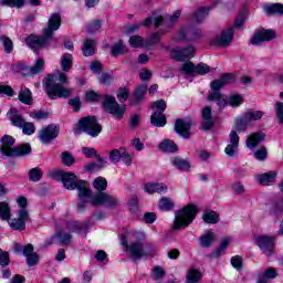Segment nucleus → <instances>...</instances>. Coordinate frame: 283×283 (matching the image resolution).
<instances>
[{"instance_id":"774afa93","label":"nucleus","mask_w":283,"mask_h":283,"mask_svg":"<svg viewBox=\"0 0 283 283\" xmlns=\"http://www.w3.org/2000/svg\"><path fill=\"white\" fill-rule=\"evenodd\" d=\"M224 151L229 156V158H235V156L238 155V146L229 144L226 147Z\"/></svg>"},{"instance_id":"4c0bfd02","label":"nucleus","mask_w":283,"mask_h":283,"mask_svg":"<svg viewBox=\"0 0 283 283\" xmlns=\"http://www.w3.org/2000/svg\"><path fill=\"white\" fill-rule=\"evenodd\" d=\"M263 10L269 17L273 14H283V4L282 3L265 4L263 7Z\"/></svg>"},{"instance_id":"dca6fc26","label":"nucleus","mask_w":283,"mask_h":283,"mask_svg":"<svg viewBox=\"0 0 283 283\" xmlns=\"http://www.w3.org/2000/svg\"><path fill=\"white\" fill-rule=\"evenodd\" d=\"M193 122L191 119L179 118L175 122V132L182 138L189 139L191 136V127Z\"/></svg>"},{"instance_id":"6e6552de","label":"nucleus","mask_w":283,"mask_h":283,"mask_svg":"<svg viewBox=\"0 0 283 283\" xmlns=\"http://www.w3.org/2000/svg\"><path fill=\"white\" fill-rule=\"evenodd\" d=\"M153 109H156L150 116V123L154 127H165L167 125V116L165 111L167 109V102L159 99L153 103Z\"/></svg>"},{"instance_id":"79ce46f5","label":"nucleus","mask_w":283,"mask_h":283,"mask_svg":"<svg viewBox=\"0 0 283 283\" xmlns=\"http://www.w3.org/2000/svg\"><path fill=\"white\" fill-rule=\"evenodd\" d=\"M12 216V209L10 205L6 201L0 202V218L1 220H10Z\"/></svg>"},{"instance_id":"7ed1b4c3","label":"nucleus","mask_w":283,"mask_h":283,"mask_svg":"<svg viewBox=\"0 0 283 283\" xmlns=\"http://www.w3.org/2000/svg\"><path fill=\"white\" fill-rule=\"evenodd\" d=\"M59 28H61V14L53 13L49 18L48 28L43 30L44 36L30 35L25 39L27 45H29L31 50H34V52L45 48V45H48V40L54 36V32H56Z\"/></svg>"},{"instance_id":"c9c22d12","label":"nucleus","mask_w":283,"mask_h":283,"mask_svg":"<svg viewBox=\"0 0 283 283\" xmlns=\"http://www.w3.org/2000/svg\"><path fill=\"white\" fill-rule=\"evenodd\" d=\"M96 50V41L92 39H87L84 41L82 52L85 56H94V52Z\"/></svg>"},{"instance_id":"c756f323","label":"nucleus","mask_w":283,"mask_h":283,"mask_svg":"<svg viewBox=\"0 0 283 283\" xmlns=\"http://www.w3.org/2000/svg\"><path fill=\"white\" fill-rule=\"evenodd\" d=\"M208 101L217 102V105L220 107V109H224V107L229 105V99H227V96L222 95L221 93H209Z\"/></svg>"},{"instance_id":"f8f14e48","label":"nucleus","mask_w":283,"mask_h":283,"mask_svg":"<svg viewBox=\"0 0 283 283\" xmlns=\"http://www.w3.org/2000/svg\"><path fill=\"white\" fill-rule=\"evenodd\" d=\"M30 220V212L28 209H20L18 211V218L9 219V227L13 229V231H25V222Z\"/></svg>"},{"instance_id":"f704fd0d","label":"nucleus","mask_w":283,"mask_h":283,"mask_svg":"<svg viewBox=\"0 0 283 283\" xmlns=\"http://www.w3.org/2000/svg\"><path fill=\"white\" fill-rule=\"evenodd\" d=\"M73 62H74V57L72 56V54L64 53L60 61L62 72H70L72 70Z\"/></svg>"},{"instance_id":"2f4dec72","label":"nucleus","mask_w":283,"mask_h":283,"mask_svg":"<svg viewBox=\"0 0 283 283\" xmlns=\"http://www.w3.org/2000/svg\"><path fill=\"white\" fill-rule=\"evenodd\" d=\"M167 186L165 184H146V193H167Z\"/></svg>"},{"instance_id":"58836bf2","label":"nucleus","mask_w":283,"mask_h":283,"mask_svg":"<svg viewBox=\"0 0 283 283\" xmlns=\"http://www.w3.org/2000/svg\"><path fill=\"white\" fill-rule=\"evenodd\" d=\"M202 220L207 224H218V222H220V218L218 217V213H216V211L203 212Z\"/></svg>"},{"instance_id":"423d86ee","label":"nucleus","mask_w":283,"mask_h":283,"mask_svg":"<svg viewBox=\"0 0 283 283\" xmlns=\"http://www.w3.org/2000/svg\"><path fill=\"white\" fill-rule=\"evenodd\" d=\"M75 134H87L92 138H96L98 134L103 132V126L98 124V120L94 116L83 117L78 120Z\"/></svg>"},{"instance_id":"5701e85b","label":"nucleus","mask_w":283,"mask_h":283,"mask_svg":"<svg viewBox=\"0 0 283 283\" xmlns=\"http://www.w3.org/2000/svg\"><path fill=\"white\" fill-rule=\"evenodd\" d=\"M66 229L72 233H83L84 235H87V231L90 230V221L83 223L71 221L67 223Z\"/></svg>"},{"instance_id":"4d7b16f0","label":"nucleus","mask_w":283,"mask_h":283,"mask_svg":"<svg viewBox=\"0 0 283 283\" xmlns=\"http://www.w3.org/2000/svg\"><path fill=\"white\" fill-rule=\"evenodd\" d=\"M210 87L212 90V92H210V94H220V90H222V87H224L223 82L219 78V80H214L210 83Z\"/></svg>"},{"instance_id":"b1692460","label":"nucleus","mask_w":283,"mask_h":283,"mask_svg":"<svg viewBox=\"0 0 283 283\" xmlns=\"http://www.w3.org/2000/svg\"><path fill=\"white\" fill-rule=\"evenodd\" d=\"M8 118L9 120H11V125H13V127H19V129H21V127L25 125V119L23 118V116H21V114H19V111H17V108H11L8 112Z\"/></svg>"},{"instance_id":"6ab92c4d","label":"nucleus","mask_w":283,"mask_h":283,"mask_svg":"<svg viewBox=\"0 0 283 283\" xmlns=\"http://www.w3.org/2000/svg\"><path fill=\"white\" fill-rule=\"evenodd\" d=\"M275 38V31L273 30H260L256 31L250 40L251 45H262L264 41H273Z\"/></svg>"},{"instance_id":"7c9ffc66","label":"nucleus","mask_w":283,"mask_h":283,"mask_svg":"<svg viewBox=\"0 0 283 283\" xmlns=\"http://www.w3.org/2000/svg\"><path fill=\"white\" fill-rule=\"evenodd\" d=\"M18 98L20 103H23L24 105H32L33 98H32V91L30 88L23 86L21 87Z\"/></svg>"},{"instance_id":"ddd939ff","label":"nucleus","mask_w":283,"mask_h":283,"mask_svg":"<svg viewBox=\"0 0 283 283\" xmlns=\"http://www.w3.org/2000/svg\"><path fill=\"white\" fill-rule=\"evenodd\" d=\"M59 126L54 124L48 125L39 132V139L43 145H50L52 140H55L59 137Z\"/></svg>"},{"instance_id":"49530a36","label":"nucleus","mask_w":283,"mask_h":283,"mask_svg":"<svg viewBox=\"0 0 283 283\" xmlns=\"http://www.w3.org/2000/svg\"><path fill=\"white\" fill-rule=\"evenodd\" d=\"M93 187L94 189L99 191V193H103L102 191H105V189H107V179H105L104 177H97L93 181Z\"/></svg>"},{"instance_id":"37998d69","label":"nucleus","mask_w":283,"mask_h":283,"mask_svg":"<svg viewBox=\"0 0 283 283\" xmlns=\"http://www.w3.org/2000/svg\"><path fill=\"white\" fill-rule=\"evenodd\" d=\"M158 207L160 211H171L175 207L174 200L171 198L163 197L159 200Z\"/></svg>"},{"instance_id":"4be33fe9","label":"nucleus","mask_w":283,"mask_h":283,"mask_svg":"<svg viewBox=\"0 0 283 283\" xmlns=\"http://www.w3.org/2000/svg\"><path fill=\"white\" fill-rule=\"evenodd\" d=\"M201 116L202 120L200 124V128L203 132H209V129H211L213 125H216V123L213 122V114L211 113V106L203 107Z\"/></svg>"},{"instance_id":"9d476101","label":"nucleus","mask_w":283,"mask_h":283,"mask_svg":"<svg viewBox=\"0 0 283 283\" xmlns=\"http://www.w3.org/2000/svg\"><path fill=\"white\" fill-rule=\"evenodd\" d=\"M63 186L65 189H69L70 191H74V189H77L78 192L83 191V189H86L90 187V184L85 180H78V178L73 172H64L62 177Z\"/></svg>"},{"instance_id":"473e14b6","label":"nucleus","mask_w":283,"mask_h":283,"mask_svg":"<svg viewBox=\"0 0 283 283\" xmlns=\"http://www.w3.org/2000/svg\"><path fill=\"white\" fill-rule=\"evenodd\" d=\"M159 150L165 154H176L178 151V145L170 139H165L159 144Z\"/></svg>"},{"instance_id":"aec40b11","label":"nucleus","mask_w":283,"mask_h":283,"mask_svg":"<svg viewBox=\"0 0 283 283\" xmlns=\"http://www.w3.org/2000/svg\"><path fill=\"white\" fill-rule=\"evenodd\" d=\"M92 190L90 189V186L86 187V189L80 190L78 192V203H77V210L83 213L90 207L92 206Z\"/></svg>"},{"instance_id":"412c9836","label":"nucleus","mask_w":283,"mask_h":283,"mask_svg":"<svg viewBox=\"0 0 283 283\" xmlns=\"http://www.w3.org/2000/svg\"><path fill=\"white\" fill-rule=\"evenodd\" d=\"M256 244L261 251H263L264 255H273V247H275V242L273 241V237L262 235L256 238Z\"/></svg>"},{"instance_id":"e2e57ef3","label":"nucleus","mask_w":283,"mask_h":283,"mask_svg":"<svg viewBox=\"0 0 283 283\" xmlns=\"http://www.w3.org/2000/svg\"><path fill=\"white\" fill-rule=\"evenodd\" d=\"M0 94L12 97L14 96V90L10 85L0 84Z\"/></svg>"},{"instance_id":"4468645a","label":"nucleus","mask_w":283,"mask_h":283,"mask_svg":"<svg viewBox=\"0 0 283 283\" xmlns=\"http://www.w3.org/2000/svg\"><path fill=\"white\" fill-rule=\"evenodd\" d=\"M50 244H60L61 247H70L72 244V234L60 230L50 239L44 241V247H50Z\"/></svg>"},{"instance_id":"f03ea898","label":"nucleus","mask_w":283,"mask_h":283,"mask_svg":"<svg viewBox=\"0 0 283 283\" xmlns=\"http://www.w3.org/2000/svg\"><path fill=\"white\" fill-rule=\"evenodd\" d=\"M70 80L63 72L57 74H49L44 81L45 92L51 101L56 98H70L74 94V87H67Z\"/></svg>"},{"instance_id":"680f3d73","label":"nucleus","mask_w":283,"mask_h":283,"mask_svg":"<svg viewBox=\"0 0 283 283\" xmlns=\"http://www.w3.org/2000/svg\"><path fill=\"white\" fill-rule=\"evenodd\" d=\"M275 113H276V118L280 125H283V103L282 102H277L275 104Z\"/></svg>"},{"instance_id":"a19ab883","label":"nucleus","mask_w":283,"mask_h":283,"mask_svg":"<svg viewBox=\"0 0 283 283\" xmlns=\"http://www.w3.org/2000/svg\"><path fill=\"white\" fill-rule=\"evenodd\" d=\"M127 53V46L123 43V41H118L113 46H111V54L112 56H118L120 54Z\"/></svg>"},{"instance_id":"ea45409f","label":"nucleus","mask_w":283,"mask_h":283,"mask_svg":"<svg viewBox=\"0 0 283 283\" xmlns=\"http://www.w3.org/2000/svg\"><path fill=\"white\" fill-rule=\"evenodd\" d=\"M187 283H198L202 280V273L197 269H191L188 271L186 276Z\"/></svg>"},{"instance_id":"864d4df0","label":"nucleus","mask_w":283,"mask_h":283,"mask_svg":"<svg viewBox=\"0 0 283 283\" xmlns=\"http://www.w3.org/2000/svg\"><path fill=\"white\" fill-rule=\"evenodd\" d=\"M211 72V66L205 63H199L195 66V74H199L200 76H205V74H209Z\"/></svg>"},{"instance_id":"9b49d317","label":"nucleus","mask_w":283,"mask_h":283,"mask_svg":"<svg viewBox=\"0 0 283 283\" xmlns=\"http://www.w3.org/2000/svg\"><path fill=\"white\" fill-rule=\"evenodd\" d=\"M92 207H118V199L105 192H98L91 199Z\"/></svg>"},{"instance_id":"72a5a7b5","label":"nucleus","mask_w":283,"mask_h":283,"mask_svg":"<svg viewBox=\"0 0 283 283\" xmlns=\"http://www.w3.org/2000/svg\"><path fill=\"white\" fill-rule=\"evenodd\" d=\"M105 167V159L103 157L97 156V164L91 163L84 166L85 171H88V174H94V171H101V169H104Z\"/></svg>"},{"instance_id":"2eb2a0df","label":"nucleus","mask_w":283,"mask_h":283,"mask_svg":"<svg viewBox=\"0 0 283 283\" xmlns=\"http://www.w3.org/2000/svg\"><path fill=\"white\" fill-rule=\"evenodd\" d=\"M233 42V27H230L212 39V44L219 48H229Z\"/></svg>"},{"instance_id":"e433bc0d","label":"nucleus","mask_w":283,"mask_h":283,"mask_svg":"<svg viewBox=\"0 0 283 283\" xmlns=\"http://www.w3.org/2000/svg\"><path fill=\"white\" fill-rule=\"evenodd\" d=\"M229 244H231V238L226 237L221 239L219 247L214 252H212V258H217V259L220 258V255H222V253L227 251V249L229 248Z\"/></svg>"},{"instance_id":"13d9d810","label":"nucleus","mask_w":283,"mask_h":283,"mask_svg":"<svg viewBox=\"0 0 283 283\" xmlns=\"http://www.w3.org/2000/svg\"><path fill=\"white\" fill-rule=\"evenodd\" d=\"M25 1L23 0H2V6H8L9 8H23Z\"/></svg>"},{"instance_id":"39448f33","label":"nucleus","mask_w":283,"mask_h":283,"mask_svg":"<svg viewBox=\"0 0 283 283\" xmlns=\"http://www.w3.org/2000/svg\"><path fill=\"white\" fill-rule=\"evenodd\" d=\"M196 216H198V208L193 205H188L181 210H178L174 219L171 231H182V229H187V227L196 220Z\"/></svg>"},{"instance_id":"c85d7f7f","label":"nucleus","mask_w":283,"mask_h":283,"mask_svg":"<svg viewBox=\"0 0 283 283\" xmlns=\"http://www.w3.org/2000/svg\"><path fill=\"white\" fill-rule=\"evenodd\" d=\"M214 242H216V233L211 231H208L201 237H199V245L202 249H209V247H211V244H213Z\"/></svg>"},{"instance_id":"09e8293b","label":"nucleus","mask_w":283,"mask_h":283,"mask_svg":"<svg viewBox=\"0 0 283 283\" xmlns=\"http://www.w3.org/2000/svg\"><path fill=\"white\" fill-rule=\"evenodd\" d=\"M29 178L32 182H39V180H41V178H43V171L41 170V168H32L29 171Z\"/></svg>"},{"instance_id":"052dcab7","label":"nucleus","mask_w":283,"mask_h":283,"mask_svg":"<svg viewBox=\"0 0 283 283\" xmlns=\"http://www.w3.org/2000/svg\"><path fill=\"white\" fill-rule=\"evenodd\" d=\"M147 94V85H142L135 90L136 101H143Z\"/></svg>"},{"instance_id":"de8ad7c7","label":"nucleus","mask_w":283,"mask_h":283,"mask_svg":"<svg viewBox=\"0 0 283 283\" xmlns=\"http://www.w3.org/2000/svg\"><path fill=\"white\" fill-rule=\"evenodd\" d=\"M45 66V61L43 59H38L33 66L29 69V74H40V72H43V67Z\"/></svg>"},{"instance_id":"69168bd1","label":"nucleus","mask_w":283,"mask_h":283,"mask_svg":"<svg viewBox=\"0 0 283 283\" xmlns=\"http://www.w3.org/2000/svg\"><path fill=\"white\" fill-rule=\"evenodd\" d=\"M10 264V254L0 249V266H8Z\"/></svg>"},{"instance_id":"0eeeda50","label":"nucleus","mask_w":283,"mask_h":283,"mask_svg":"<svg viewBox=\"0 0 283 283\" xmlns=\"http://www.w3.org/2000/svg\"><path fill=\"white\" fill-rule=\"evenodd\" d=\"M262 116H264V112L250 109L235 118L233 127L235 132H247L253 123L262 120Z\"/></svg>"},{"instance_id":"5fc2aeb1","label":"nucleus","mask_w":283,"mask_h":283,"mask_svg":"<svg viewBox=\"0 0 283 283\" xmlns=\"http://www.w3.org/2000/svg\"><path fill=\"white\" fill-rule=\"evenodd\" d=\"M30 118H34V120H45L50 116V114L45 111H33L29 114Z\"/></svg>"},{"instance_id":"393cba45","label":"nucleus","mask_w":283,"mask_h":283,"mask_svg":"<svg viewBox=\"0 0 283 283\" xmlns=\"http://www.w3.org/2000/svg\"><path fill=\"white\" fill-rule=\"evenodd\" d=\"M170 163L175 169H179V171H189L191 169V163L189 159H185L182 157H172Z\"/></svg>"},{"instance_id":"8fccbe9b","label":"nucleus","mask_w":283,"mask_h":283,"mask_svg":"<svg viewBox=\"0 0 283 283\" xmlns=\"http://www.w3.org/2000/svg\"><path fill=\"white\" fill-rule=\"evenodd\" d=\"M244 103V97L242 95H231L228 99V105L230 107H240Z\"/></svg>"},{"instance_id":"c03bdc74","label":"nucleus","mask_w":283,"mask_h":283,"mask_svg":"<svg viewBox=\"0 0 283 283\" xmlns=\"http://www.w3.org/2000/svg\"><path fill=\"white\" fill-rule=\"evenodd\" d=\"M124 154H125V148L123 147L119 149H113L111 150L108 158L111 163H114L116 165L117 163H120Z\"/></svg>"},{"instance_id":"f257e3e1","label":"nucleus","mask_w":283,"mask_h":283,"mask_svg":"<svg viewBox=\"0 0 283 283\" xmlns=\"http://www.w3.org/2000/svg\"><path fill=\"white\" fill-rule=\"evenodd\" d=\"M140 238H145V234L128 231L125 235L120 237V244L122 247H125V251L133 258V260L156 255V247L149 243L144 245Z\"/></svg>"},{"instance_id":"a211bd4d","label":"nucleus","mask_w":283,"mask_h":283,"mask_svg":"<svg viewBox=\"0 0 283 283\" xmlns=\"http://www.w3.org/2000/svg\"><path fill=\"white\" fill-rule=\"evenodd\" d=\"M202 32L200 29H193L191 27H184L179 31L176 40L177 41H196L197 39H200V35Z\"/></svg>"},{"instance_id":"a878e982","label":"nucleus","mask_w":283,"mask_h":283,"mask_svg":"<svg viewBox=\"0 0 283 283\" xmlns=\"http://www.w3.org/2000/svg\"><path fill=\"white\" fill-rule=\"evenodd\" d=\"M264 138L265 135L263 133H253L248 136L245 145L249 149H255V147H258V145H260Z\"/></svg>"},{"instance_id":"20e7f679","label":"nucleus","mask_w":283,"mask_h":283,"mask_svg":"<svg viewBox=\"0 0 283 283\" xmlns=\"http://www.w3.org/2000/svg\"><path fill=\"white\" fill-rule=\"evenodd\" d=\"M0 143V154L7 158H21V156H30L32 154V146L30 144L14 146L17 139L10 135H4Z\"/></svg>"},{"instance_id":"bb28decb","label":"nucleus","mask_w":283,"mask_h":283,"mask_svg":"<svg viewBox=\"0 0 283 283\" xmlns=\"http://www.w3.org/2000/svg\"><path fill=\"white\" fill-rule=\"evenodd\" d=\"M255 178L260 185L269 187L273 185V182H275V178H277V172H265L262 175H256Z\"/></svg>"},{"instance_id":"0e129e2a","label":"nucleus","mask_w":283,"mask_h":283,"mask_svg":"<svg viewBox=\"0 0 283 283\" xmlns=\"http://www.w3.org/2000/svg\"><path fill=\"white\" fill-rule=\"evenodd\" d=\"M101 25H102L101 20H95L91 24H88L86 31L90 34H94V32H98V30H101Z\"/></svg>"},{"instance_id":"603ef678","label":"nucleus","mask_w":283,"mask_h":283,"mask_svg":"<svg viewBox=\"0 0 283 283\" xmlns=\"http://www.w3.org/2000/svg\"><path fill=\"white\" fill-rule=\"evenodd\" d=\"M25 136H32L36 132V126L34 123L24 122L23 126L20 128Z\"/></svg>"},{"instance_id":"6e6d98bb","label":"nucleus","mask_w":283,"mask_h":283,"mask_svg":"<svg viewBox=\"0 0 283 283\" xmlns=\"http://www.w3.org/2000/svg\"><path fill=\"white\" fill-rule=\"evenodd\" d=\"M128 42L132 48H143V45H145V42L140 35L130 36Z\"/></svg>"},{"instance_id":"1a4fd4ad","label":"nucleus","mask_w":283,"mask_h":283,"mask_svg":"<svg viewBox=\"0 0 283 283\" xmlns=\"http://www.w3.org/2000/svg\"><path fill=\"white\" fill-rule=\"evenodd\" d=\"M103 107L105 112H108V114H112L114 118L117 120H120L123 116H125V109H127V106L118 104L116 102V98L114 96L106 95L103 101Z\"/></svg>"},{"instance_id":"338daca9","label":"nucleus","mask_w":283,"mask_h":283,"mask_svg":"<svg viewBox=\"0 0 283 283\" xmlns=\"http://www.w3.org/2000/svg\"><path fill=\"white\" fill-rule=\"evenodd\" d=\"M269 156V153L266 151V149L264 147L258 149L254 154V158H256V160H266V157Z\"/></svg>"},{"instance_id":"3c124183","label":"nucleus","mask_w":283,"mask_h":283,"mask_svg":"<svg viewBox=\"0 0 283 283\" xmlns=\"http://www.w3.org/2000/svg\"><path fill=\"white\" fill-rule=\"evenodd\" d=\"M61 158H62L63 165H65L66 167H72V165L76 163V159L74 158L73 155H71L70 151L62 153Z\"/></svg>"},{"instance_id":"f3484780","label":"nucleus","mask_w":283,"mask_h":283,"mask_svg":"<svg viewBox=\"0 0 283 283\" xmlns=\"http://www.w3.org/2000/svg\"><path fill=\"white\" fill-rule=\"evenodd\" d=\"M193 54H196V48L191 44L185 49L175 48L171 50V56L175 61H187V59H193Z\"/></svg>"},{"instance_id":"cd10ccee","label":"nucleus","mask_w":283,"mask_h":283,"mask_svg":"<svg viewBox=\"0 0 283 283\" xmlns=\"http://www.w3.org/2000/svg\"><path fill=\"white\" fill-rule=\"evenodd\" d=\"M211 7H201L191 15L192 23H202L206 17H209Z\"/></svg>"},{"instance_id":"bf43d9fd","label":"nucleus","mask_w":283,"mask_h":283,"mask_svg":"<svg viewBox=\"0 0 283 283\" xmlns=\"http://www.w3.org/2000/svg\"><path fill=\"white\" fill-rule=\"evenodd\" d=\"M184 74H196V66L192 62H185L181 66Z\"/></svg>"},{"instance_id":"a18cd8bd","label":"nucleus","mask_w":283,"mask_h":283,"mask_svg":"<svg viewBox=\"0 0 283 283\" xmlns=\"http://www.w3.org/2000/svg\"><path fill=\"white\" fill-rule=\"evenodd\" d=\"M0 41L4 48L6 54H12L14 50V43L12 42V40L7 35H1Z\"/></svg>"}]
</instances>
